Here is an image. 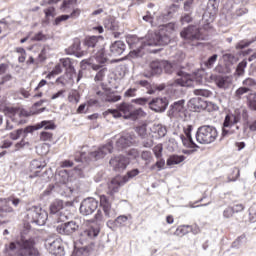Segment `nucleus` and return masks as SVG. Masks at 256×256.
<instances>
[{"mask_svg": "<svg viewBox=\"0 0 256 256\" xmlns=\"http://www.w3.org/2000/svg\"><path fill=\"white\" fill-rule=\"evenodd\" d=\"M110 166L114 171L121 173V171H125L127 169V165H129V158L125 156H115L109 161Z\"/></svg>", "mask_w": 256, "mask_h": 256, "instance_id": "nucleus-15", "label": "nucleus"}, {"mask_svg": "<svg viewBox=\"0 0 256 256\" xmlns=\"http://www.w3.org/2000/svg\"><path fill=\"white\" fill-rule=\"evenodd\" d=\"M5 71H7V65L1 64L0 65V85H3V83H7V81H11L12 77L11 75H5Z\"/></svg>", "mask_w": 256, "mask_h": 256, "instance_id": "nucleus-36", "label": "nucleus"}, {"mask_svg": "<svg viewBox=\"0 0 256 256\" xmlns=\"http://www.w3.org/2000/svg\"><path fill=\"white\" fill-rule=\"evenodd\" d=\"M87 65H91L92 69L94 71H98L94 80L97 81H103L107 75V68L101 66V63L97 62V60L93 58H89L88 60H82L81 61V68L87 69Z\"/></svg>", "mask_w": 256, "mask_h": 256, "instance_id": "nucleus-8", "label": "nucleus"}, {"mask_svg": "<svg viewBox=\"0 0 256 256\" xmlns=\"http://www.w3.org/2000/svg\"><path fill=\"white\" fill-rule=\"evenodd\" d=\"M153 153L156 159H161V157H163V144H158L154 146Z\"/></svg>", "mask_w": 256, "mask_h": 256, "instance_id": "nucleus-49", "label": "nucleus"}, {"mask_svg": "<svg viewBox=\"0 0 256 256\" xmlns=\"http://www.w3.org/2000/svg\"><path fill=\"white\" fill-rule=\"evenodd\" d=\"M242 83L245 87H255L256 80L253 78H247Z\"/></svg>", "mask_w": 256, "mask_h": 256, "instance_id": "nucleus-63", "label": "nucleus"}, {"mask_svg": "<svg viewBox=\"0 0 256 256\" xmlns=\"http://www.w3.org/2000/svg\"><path fill=\"white\" fill-rule=\"evenodd\" d=\"M109 153H113V143L109 142L100 148L98 150L91 152L90 159H93L94 161H98V159H103L106 155H109Z\"/></svg>", "mask_w": 256, "mask_h": 256, "instance_id": "nucleus-17", "label": "nucleus"}, {"mask_svg": "<svg viewBox=\"0 0 256 256\" xmlns=\"http://www.w3.org/2000/svg\"><path fill=\"white\" fill-rule=\"evenodd\" d=\"M251 89L249 87H240L235 91V97L236 99H241L245 93H249Z\"/></svg>", "mask_w": 256, "mask_h": 256, "instance_id": "nucleus-50", "label": "nucleus"}, {"mask_svg": "<svg viewBox=\"0 0 256 256\" xmlns=\"http://www.w3.org/2000/svg\"><path fill=\"white\" fill-rule=\"evenodd\" d=\"M176 74L180 78L176 79L175 84L180 85V87H193L195 83H203V78L201 76L187 74L183 71H178Z\"/></svg>", "mask_w": 256, "mask_h": 256, "instance_id": "nucleus-7", "label": "nucleus"}, {"mask_svg": "<svg viewBox=\"0 0 256 256\" xmlns=\"http://www.w3.org/2000/svg\"><path fill=\"white\" fill-rule=\"evenodd\" d=\"M180 35L182 39H185V41H199L203 39L201 31L199 30V26H189L184 28L180 32Z\"/></svg>", "mask_w": 256, "mask_h": 256, "instance_id": "nucleus-10", "label": "nucleus"}, {"mask_svg": "<svg viewBox=\"0 0 256 256\" xmlns=\"http://www.w3.org/2000/svg\"><path fill=\"white\" fill-rule=\"evenodd\" d=\"M165 169V159L158 158L155 164L150 166V171H163Z\"/></svg>", "mask_w": 256, "mask_h": 256, "instance_id": "nucleus-41", "label": "nucleus"}, {"mask_svg": "<svg viewBox=\"0 0 256 256\" xmlns=\"http://www.w3.org/2000/svg\"><path fill=\"white\" fill-rule=\"evenodd\" d=\"M58 223H65L69 219V212L65 208L57 215L54 216Z\"/></svg>", "mask_w": 256, "mask_h": 256, "instance_id": "nucleus-45", "label": "nucleus"}, {"mask_svg": "<svg viewBox=\"0 0 256 256\" xmlns=\"http://www.w3.org/2000/svg\"><path fill=\"white\" fill-rule=\"evenodd\" d=\"M217 12H213L211 10L206 11L202 16L203 23H206V25H209L215 21V14Z\"/></svg>", "mask_w": 256, "mask_h": 256, "instance_id": "nucleus-37", "label": "nucleus"}, {"mask_svg": "<svg viewBox=\"0 0 256 256\" xmlns=\"http://www.w3.org/2000/svg\"><path fill=\"white\" fill-rule=\"evenodd\" d=\"M177 11H179V6L173 4L168 9L167 13H164L157 17L158 24L161 25V23H166V21H169V19H171V17H173V15H175V13H177Z\"/></svg>", "mask_w": 256, "mask_h": 256, "instance_id": "nucleus-26", "label": "nucleus"}, {"mask_svg": "<svg viewBox=\"0 0 256 256\" xmlns=\"http://www.w3.org/2000/svg\"><path fill=\"white\" fill-rule=\"evenodd\" d=\"M63 201L56 200L50 205V213L56 217L59 215L63 210Z\"/></svg>", "mask_w": 256, "mask_h": 256, "instance_id": "nucleus-33", "label": "nucleus"}, {"mask_svg": "<svg viewBox=\"0 0 256 256\" xmlns=\"http://www.w3.org/2000/svg\"><path fill=\"white\" fill-rule=\"evenodd\" d=\"M97 207H99V201L95 198H86L80 205V213L84 216L93 215L97 211Z\"/></svg>", "mask_w": 256, "mask_h": 256, "instance_id": "nucleus-11", "label": "nucleus"}, {"mask_svg": "<svg viewBox=\"0 0 256 256\" xmlns=\"http://www.w3.org/2000/svg\"><path fill=\"white\" fill-rule=\"evenodd\" d=\"M69 51L72 55L76 57H83L85 55V51H81V41L76 39L73 45L70 46Z\"/></svg>", "mask_w": 256, "mask_h": 256, "instance_id": "nucleus-30", "label": "nucleus"}, {"mask_svg": "<svg viewBox=\"0 0 256 256\" xmlns=\"http://www.w3.org/2000/svg\"><path fill=\"white\" fill-rule=\"evenodd\" d=\"M194 95L197 97H213V92H211L209 89L198 88L194 90Z\"/></svg>", "mask_w": 256, "mask_h": 256, "instance_id": "nucleus-42", "label": "nucleus"}, {"mask_svg": "<svg viewBox=\"0 0 256 256\" xmlns=\"http://www.w3.org/2000/svg\"><path fill=\"white\" fill-rule=\"evenodd\" d=\"M249 216L251 223L256 222V204H253L249 209Z\"/></svg>", "mask_w": 256, "mask_h": 256, "instance_id": "nucleus-55", "label": "nucleus"}, {"mask_svg": "<svg viewBox=\"0 0 256 256\" xmlns=\"http://www.w3.org/2000/svg\"><path fill=\"white\" fill-rule=\"evenodd\" d=\"M99 235V228H95L89 225V222H85L83 225V231L80 233L81 241H89V239H95Z\"/></svg>", "mask_w": 256, "mask_h": 256, "instance_id": "nucleus-18", "label": "nucleus"}, {"mask_svg": "<svg viewBox=\"0 0 256 256\" xmlns=\"http://www.w3.org/2000/svg\"><path fill=\"white\" fill-rule=\"evenodd\" d=\"M191 131H193V125L191 124L184 125L183 127L184 134L180 135V139L184 147L195 149V147H197V144H195V142L193 141V137H191Z\"/></svg>", "mask_w": 256, "mask_h": 256, "instance_id": "nucleus-13", "label": "nucleus"}, {"mask_svg": "<svg viewBox=\"0 0 256 256\" xmlns=\"http://www.w3.org/2000/svg\"><path fill=\"white\" fill-rule=\"evenodd\" d=\"M246 99L249 109H251V111H256V92L248 94Z\"/></svg>", "mask_w": 256, "mask_h": 256, "instance_id": "nucleus-38", "label": "nucleus"}, {"mask_svg": "<svg viewBox=\"0 0 256 256\" xmlns=\"http://www.w3.org/2000/svg\"><path fill=\"white\" fill-rule=\"evenodd\" d=\"M60 73H63V68L61 67V64H57L54 69L47 75V78L51 79L53 75H60Z\"/></svg>", "mask_w": 256, "mask_h": 256, "instance_id": "nucleus-52", "label": "nucleus"}, {"mask_svg": "<svg viewBox=\"0 0 256 256\" xmlns=\"http://www.w3.org/2000/svg\"><path fill=\"white\" fill-rule=\"evenodd\" d=\"M180 113H185V100L174 102L168 111L169 117H177Z\"/></svg>", "mask_w": 256, "mask_h": 256, "instance_id": "nucleus-22", "label": "nucleus"}, {"mask_svg": "<svg viewBox=\"0 0 256 256\" xmlns=\"http://www.w3.org/2000/svg\"><path fill=\"white\" fill-rule=\"evenodd\" d=\"M183 161H185V156L172 155L167 159L166 165H168V166L179 165V163H183Z\"/></svg>", "mask_w": 256, "mask_h": 256, "instance_id": "nucleus-35", "label": "nucleus"}, {"mask_svg": "<svg viewBox=\"0 0 256 256\" xmlns=\"http://www.w3.org/2000/svg\"><path fill=\"white\" fill-rule=\"evenodd\" d=\"M136 131L142 139H145L147 137V125L143 124L137 127Z\"/></svg>", "mask_w": 256, "mask_h": 256, "instance_id": "nucleus-51", "label": "nucleus"}, {"mask_svg": "<svg viewBox=\"0 0 256 256\" xmlns=\"http://www.w3.org/2000/svg\"><path fill=\"white\" fill-rule=\"evenodd\" d=\"M21 135H23V129H18L10 133V139H12L13 141H17V139H19Z\"/></svg>", "mask_w": 256, "mask_h": 256, "instance_id": "nucleus-59", "label": "nucleus"}, {"mask_svg": "<svg viewBox=\"0 0 256 256\" xmlns=\"http://www.w3.org/2000/svg\"><path fill=\"white\" fill-rule=\"evenodd\" d=\"M45 167V164H42L41 161L33 160L31 162V169H43Z\"/></svg>", "mask_w": 256, "mask_h": 256, "instance_id": "nucleus-64", "label": "nucleus"}, {"mask_svg": "<svg viewBox=\"0 0 256 256\" xmlns=\"http://www.w3.org/2000/svg\"><path fill=\"white\" fill-rule=\"evenodd\" d=\"M81 99V96L79 95V92L77 90H71L68 93V101L69 103H73L74 105H77Z\"/></svg>", "mask_w": 256, "mask_h": 256, "instance_id": "nucleus-39", "label": "nucleus"}, {"mask_svg": "<svg viewBox=\"0 0 256 256\" xmlns=\"http://www.w3.org/2000/svg\"><path fill=\"white\" fill-rule=\"evenodd\" d=\"M143 115H145L143 109L139 108L134 110V108H132L131 113L128 116V119H132L133 121H135L136 119H139V117H143Z\"/></svg>", "mask_w": 256, "mask_h": 256, "instance_id": "nucleus-43", "label": "nucleus"}, {"mask_svg": "<svg viewBox=\"0 0 256 256\" xmlns=\"http://www.w3.org/2000/svg\"><path fill=\"white\" fill-rule=\"evenodd\" d=\"M117 109H118V111H120V113H123L124 119H129V115H131L133 105L123 102L117 106Z\"/></svg>", "mask_w": 256, "mask_h": 256, "instance_id": "nucleus-32", "label": "nucleus"}, {"mask_svg": "<svg viewBox=\"0 0 256 256\" xmlns=\"http://www.w3.org/2000/svg\"><path fill=\"white\" fill-rule=\"evenodd\" d=\"M220 0H208L207 9L208 11H212L217 13V9H219Z\"/></svg>", "mask_w": 256, "mask_h": 256, "instance_id": "nucleus-47", "label": "nucleus"}, {"mask_svg": "<svg viewBox=\"0 0 256 256\" xmlns=\"http://www.w3.org/2000/svg\"><path fill=\"white\" fill-rule=\"evenodd\" d=\"M151 131L152 133H156L157 139H161L167 135V128L161 124L154 125Z\"/></svg>", "mask_w": 256, "mask_h": 256, "instance_id": "nucleus-34", "label": "nucleus"}, {"mask_svg": "<svg viewBox=\"0 0 256 256\" xmlns=\"http://www.w3.org/2000/svg\"><path fill=\"white\" fill-rule=\"evenodd\" d=\"M45 248L51 255L55 256H63L65 255V248H63V244L61 239L57 238H48L45 241Z\"/></svg>", "mask_w": 256, "mask_h": 256, "instance_id": "nucleus-9", "label": "nucleus"}, {"mask_svg": "<svg viewBox=\"0 0 256 256\" xmlns=\"http://www.w3.org/2000/svg\"><path fill=\"white\" fill-rule=\"evenodd\" d=\"M235 212H233V208L232 207H227L224 211H223V218L224 219H231V217H233V214Z\"/></svg>", "mask_w": 256, "mask_h": 256, "instance_id": "nucleus-61", "label": "nucleus"}, {"mask_svg": "<svg viewBox=\"0 0 256 256\" xmlns=\"http://www.w3.org/2000/svg\"><path fill=\"white\" fill-rule=\"evenodd\" d=\"M149 108L155 113H163L169 106V100L167 98H154L148 102Z\"/></svg>", "mask_w": 256, "mask_h": 256, "instance_id": "nucleus-16", "label": "nucleus"}, {"mask_svg": "<svg viewBox=\"0 0 256 256\" xmlns=\"http://www.w3.org/2000/svg\"><path fill=\"white\" fill-rule=\"evenodd\" d=\"M247 67V62L246 61H242L238 64L237 68H236V73L239 77H241V75H243L245 73V68Z\"/></svg>", "mask_w": 256, "mask_h": 256, "instance_id": "nucleus-53", "label": "nucleus"}, {"mask_svg": "<svg viewBox=\"0 0 256 256\" xmlns=\"http://www.w3.org/2000/svg\"><path fill=\"white\" fill-rule=\"evenodd\" d=\"M81 15V10L76 8L74 9L70 15H61L57 17L54 21V25H60L61 21H67V19H77Z\"/></svg>", "mask_w": 256, "mask_h": 256, "instance_id": "nucleus-29", "label": "nucleus"}, {"mask_svg": "<svg viewBox=\"0 0 256 256\" xmlns=\"http://www.w3.org/2000/svg\"><path fill=\"white\" fill-rule=\"evenodd\" d=\"M190 226H180L176 229V235H187L189 233Z\"/></svg>", "mask_w": 256, "mask_h": 256, "instance_id": "nucleus-58", "label": "nucleus"}, {"mask_svg": "<svg viewBox=\"0 0 256 256\" xmlns=\"http://www.w3.org/2000/svg\"><path fill=\"white\" fill-rule=\"evenodd\" d=\"M73 3H77V0H64L62 6H61V11H67V9L71 8V5Z\"/></svg>", "mask_w": 256, "mask_h": 256, "instance_id": "nucleus-57", "label": "nucleus"}, {"mask_svg": "<svg viewBox=\"0 0 256 256\" xmlns=\"http://www.w3.org/2000/svg\"><path fill=\"white\" fill-rule=\"evenodd\" d=\"M212 79L219 89H229L231 86L229 76H212Z\"/></svg>", "mask_w": 256, "mask_h": 256, "instance_id": "nucleus-27", "label": "nucleus"}, {"mask_svg": "<svg viewBox=\"0 0 256 256\" xmlns=\"http://www.w3.org/2000/svg\"><path fill=\"white\" fill-rule=\"evenodd\" d=\"M72 256H87V250H85V248L75 249Z\"/></svg>", "mask_w": 256, "mask_h": 256, "instance_id": "nucleus-62", "label": "nucleus"}, {"mask_svg": "<svg viewBox=\"0 0 256 256\" xmlns=\"http://www.w3.org/2000/svg\"><path fill=\"white\" fill-rule=\"evenodd\" d=\"M162 63L164 64V65H162V71L164 69L165 73H168V75H171V73H173V71H174L173 64H171L167 60H162Z\"/></svg>", "mask_w": 256, "mask_h": 256, "instance_id": "nucleus-48", "label": "nucleus"}, {"mask_svg": "<svg viewBox=\"0 0 256 256\" xmlns=\"http://www.w3.org/2000/svg\"><path fill=\"white\" fill-rule=\"evenodd\" d=\"M48 217L49 215L47 214V211L43 210L39 206H32L27 210L28 223H34L39 227H43V225H45Z\"/></svg>", "mask_w": 256, "mask_h": 256, "instance_id": "nucleus-6", "label": "nucleus"}, {"mask_svg": "<svg viewBox=\"0 0 256 256\" xmlns=\"http://www.w3.org/2000/svg\"><path fill=\"white\" fill-rule=\"evenodd\" d=\"M131 145H133V138L129 135L120 137L116 142L118 149H125V147H131Z\"/></svg>", "mask_w": 256, "mask_h": 256, "instance_id": "nucleus-31", "label": "nucleus"}, {"mask_svg": "<svg viewBox=\"0 0 256 256\" xmlns=\"http://www.w3.org/2000/svg\"><path fill=\"white\" fill-rule=\"evenodd\" d=\"M19 256H39V250L35 248V240L21 238L16 243H10L9 247L6 248L8 256H13L14 251H17Z\"/></svg>", "mask_w": 256, "mask_h": 256, "instance_id": "nucleus-2", "label": "nucleus"}, {"mask_svg": "<svg viewBox=\"0 0 256 256\" xmlns=\"http://www.w3.org/2000/svg\"><path fill=\"white\" fill-rule=\"evenodd\" d=\"M100 206L102 207L106 219H114V217H117V210L111 206V202L107 196H100Z\"/></svg>", "mask_w": 256, "mask_h": 256, "instance_id": "nucleus-14", "label": "nucleus"}, {"mask_svg": "<svg viewBox=\"0 0 256 256\" xmlns=\"http://www.w3.org/2000/svg\"><path fill=\"white\" fill-rule=\"evenodd\" d=\"M256 37L251 41H241L236 45V49H245V47H249L252 43H255Z\"/></svg>", "mask_w": 256, "mask_h": 256, "instance_id": "nucleus-54", "label": "nucleus"}, {"mask_svg": "<svg viewBox=\"0 0 256 256\" xmlns=\"http://www.w3.org/2000/svg\"><path fill=\"white\" fill-rule=\"evenodd\" d=\"M65 93H66L65 90H59L58 92L54 93V94L51 96V99H52L53 101H55V99H65Z\"/></svg>", "mask_w": 256, "mask_h": 256, "instance_id": "nucleus-60", "label": "nucleus"}, {"mask_svg": "<svg viewBox=\"0 0 256 256\" xmlns=\"http://www.w3.org/2000/svg\"><path fill=\"white\" fill-rule=\"evenodd\" d=\"M241 121V115L239 114L238 111H235L234 114H227L224 122H223V127H234V129L238 130L239 126H235L237 125V123H239Z\"/></svg>", "mask_w": 256, "mask_h": 256, "instance_id": "nucleus-20", "label": "nucleus"}, {"mask_svg": "<svg viewBox=\"0 0 256 256\" xmlns=\"http://www.w3.org/2000/svg\"><path fill=\"white\" fill-rule=\"evenodd\" d=\"M171 31H175V23L160 24L159 31H149L144 38L137 37L128 38L127 43L132 50V53L139 57L141 49L147 47H159V45H169L171 43Z\"/></svg>", "mask_w": 256, "mask_h": 256, "instance_id": "nucleus-1", "label": "nucleus"}, {"mask_svg": "<svg viewBox=\"0 0 256 256\" xmlns=\"http://www.w3.org/2000/svg\"><path fill=\"white\" fill-rule=\"evenodd\" d=\"M197 3H199V0H186L184 2V11L186 13H193L195 5H197Z\"/></svg>", "mask_w": 256, "mask_h": 256, "instance_id": "nucleus-40", "label": "nucleus"}, {"mask_svg": "<svg viewBox=\"0 0 256 256\" xmlns=\"http://www.w3.org/2000/svg\"><path fill=\"white\" fill-rule=\"evenodd\" d=\"M78 230L79 223L77 222V220H71L56 227V231L60 235H73V233Z\"/></svg>", "mask_w": 256, "mask_h": 256, "instance_id": "nucleus-12", "label": "nucleus"}, {"mask_svg": "<svg viewBox=\"0 0 256 256\" xmlns=\"http://www.w3.org/2000/svg\"><path fill=\"white\" fill-rule=\"evenodd\" d=\"M141 159L146 162L145 165H149L150 163H153V154L151 151H143L141 153Z\"/></svg>", "mask_w": 256, "mask_h": 256, "instance_id": "nucleus-44", "label": "nucleus"}, {"mask_svg": "<svg viewBox=\"0 0 256 256\" xmlns=\"http://www.w3.org/2000/svg\"><path fill=\"white\" fill-rule=\"evenodd\" d=\"M96 95L100 97L101 101L108 103H117V101H121V96L115 94H109L107 90L103 89L96 91Z\"/></svg>", "mask_w": 256, "mask_h": 256, "instance_id": "nucleus-21", "label": "nucleus"}, {"mask_svg": "<svg viewBox=\"0 0 256 256\" xmlns=\"http://www.w3.org/2000/svg\"><path fill=\"white\" fill-rule=\"evenodd\" d=\"M8 113H10V119L15 121V123H21V117H27L29 113L21 108H8Z\"/></svg>", "mask_w": 256, "mask_h": 256, "instance_id": "nucleus-24", "label": "nucleus"}, {"mask_svg": "<svg viewBox=\"0 0 256 256\" xmlns=\"http://www.w3.org/2000/svg\"><path fill=\"white\" fill-rule=\"evenodd\" d=\"M125 52V43L123 41H116L110 46V55L119 57Z\"/></svg>", "mask_w": 256, "mask_h": 256, "instance_id": "nucleus-28", "label": "nucleus"}, {"mask_svg": "<svg viewBox=\"0 0 256 256\" xmlns=\"http://www.w3.org/2000/svg\"><path fill=\"white\" fill-rule=\"evenodd\" d=\"M218 58H219V55H217V54L210 56L207 59V61L204 62L205 67H207V69H213V65H215V63H217Z\"/></svg>", "mask_w": 256, "mask_h": 256, "instance_id": "nucleus-46", "label": "nucleus"}, {"mask_svg": "<svg viewBox=\"0 0 256 256\" xmlns=\"http://www.w3.org/2000/svg\"><path fill=\"white\" fill-rule=\"evenodd\" d=\"M163 65V60L152 61L149 65L150 72H144V77L149 79L153 77V75H161V73H163Z\"/></svg>", "mask_w": 256, "mask_h": 256, "instance_id": "nucleus-19", "label": "nucleus"}, {"mask_svg": "<svg viewBox=\"0 0 256 256\" xmlns=\"http://www.w3.org/2000/svg\"><path fill=\"white\" fill-rule=\"evenodd\" d=\"M43 128L44 129H55V124L51 121L44 120V121L38 123L36 125V128L33 126L26 127L23 130V133H25L27 135L28 133H33V131H35V129H43Z\"/></svg>", "mask_w": 256, "mask_h": 256, "instance_id": "nucleus-25", "label": "nucleus"}, {"mask_svg": "<svg viewBox=\"0 0 256 256\" xmlns=\"http://www.w3.org/2000/svg\"><path fill=\"white\" fill-rule=\"evenodd\" d=\"M233 133H235V129H233V127L223 126L222 137H229V135H233Z\"/></svg>", "mask_w": 256, "mask_h": 256, "instance_id": "nucleus-56", "label": "nucleus"}, {"mask_svg": "<svg viewBox=\"0 0 256 256\" xmlns=\"http://www.w3.org/2000/svg\"><path fill=\"white\" fill-rule=\"evenodd\" d=\"M137 175H139V169H133L128 171L126 176H116L113 178L108 184L109 195H115V193L119 191L120 187H123V185L129 181V179H133V177H137Z\"/></svg>", "mask_w": 256, "mask_h": 256, "instance_id": "nucleus-5", "label": "nucleus"}, {"mask_svg": "<svg viewBox=\"0 0 256 256\" xmlns=\"http://www.w3.org/2000/svg\"><path fill=\"white\" fill-rule=\"evenodd\" d=\"M217 128L204 125L198 128L196 132V141L200 145H209L217 139Z\"/></svg>", "mask_w": 256, "mask_h": 256, "instance_id": "nucleus-4", "label": "nucleus"}, {"mask_svg": "<svg viewBox=\"0 0 256 256\" xmlns=\"http://www.w3.org/2000/svg\"><path fill=\"white\" fill-rule=\"evenodd\" d=\"M205 107H207V104L199 97L191 98L188 102V108L194 113L202 111V109H205Z\"/></svg>", "mask_w": 256, "mask_h": 256, "instance_id": "nucleus-23", "label": "nucleus"}, {"mask_svg": "<svg viewBox=\"0 0 256 256\" xmlns=\"http://www.w3.org/2000/svg\"><path fill=\"white\" fill-rule=\"evenodd\" d=\"M103 41L102 36H90L85 39L84 45L88 48V52L92 54L90 59H94L96 63H107V57L105 56V50L99 48V45Z\"/></svg>", "mask_w": 256, "mask_h": 256, "instance_id": "nucleus-3", "label": "nucleus"}]
</instances>
